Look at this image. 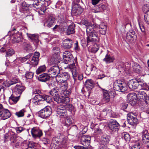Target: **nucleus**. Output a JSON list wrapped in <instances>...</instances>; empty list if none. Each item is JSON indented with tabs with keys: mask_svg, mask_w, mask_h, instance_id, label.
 Returning <instances> with one entry per match:
<instances>
[{
	"mask_svg": "<svg viewBox=\"0 0 149 149\" xmlns=\"http://www.w3.org/2000/svg\"><path fill=\"white\" fill-rule=\"evenodd\" d=\"M82 24L87 27L86 32L88 36L87 42L88 45L90 42L98 41L99 39L98 38L97 34L93 29L90 23L86 20H84L82 21Z\"/></svg>",
	"mask_w": 149,
	"mask_h": 149,
	"instance_id": "obj_1",
	"label": "nucleus"
},
{
	"mask_svg": "<svg viewBox=\"0 0 149 149\" xmlns=\"http://www.w3.org/2000/svg\"><path fill=\"white\" fill-rule=\"evenodd\" d=\"M54 144L55 146H58L61 148H65L67 147V143L66 139L61 137V138H54L52 139V144Z\"/></svg>",
	"mask_w": 149,
	"mask_h": 149,
	"instance_id": "obj_2",
	"label": "nucleus"
},
{
	"mask_svg": "<svg viewBox=\"0 0 149 149\" xmlns=\"http://www.w3.org/2000/svg\"><path fill=\"white\" fill-rule=\"evenodd\" d=\"M52 51L54 54L50 59V63L51 64L53 65L59 63L60 57L59 54V49L58 47H55L53 48Z\"/></svg>",
	"mask_w": 149,
	"mask_h": 149,
	"instance_id": "obj_3",
	"label": "nucleus"
},
{
	"mask_svg": "<svg viewBox=\"0 0 149 149\" xmlns=\"http://www.w3.org/2000/svg\"><path fill=\"white\" fill-rule=\"evenodd\" d=\"M52 109L49 106H46L38 112L39 117L46 119L52 113Z\"/></svg>",
	"mask_w": 149,
	"mask_h": 149,
	"instance_id": "obj_4",
	"label": "nucleus"
},
{
	"mask_svg": "<svg viewBox=\"0 0 149 149\" xmlns=\"http://www.w3.org/2000/svg\"><path fill=\"white\" fill-rule=\"evenodd\" d=\"M51 65H53L49 69L48 71V73L49 75H51V76L53 77H55L56 79V77L58 76L60 73V69L58 66L56 65V64H54L53 65L51 64L50 62Z\"/></svg>",
	"mask_w": 149,
	"mask_h": 149,
	"instance_id": "obj_5",
	"label": "nucleus"
},
{
	"mask_svg": "<svg viewBox=\"0 0 149 149\" xmlns=\"http://www.w3.org/2000/svg\"><path fill=\"white\" fill-rule=\"evenodd\" d=\"M138 114L136 113L130 112L127 114V122L132 125H136L138 123V120L136 117Z\"/></svg>",
	"mask_w": 149,
	"mask_h": 149,
	"instance_id": "obj_6",
	"label": "nucleus"
},
{
	"mask_svg": "<svg viewBox=\"0 0 149 149\" xmlns=\"http://www.w3.org/2000/svg\"><path fill=\"white\" fill-rule=\"evenodd\" d=\"M61 89L60 86H56L53 88L49 92V94L52 97L54 100L57 102L59 101V99L61 97L59 95Z\"/></svg>",
	"mask_w": 149,
	"mask_h": 149,
	"instance_id": "obj_7",
	"label": "nucleus"
},
{
	"mask_svg": "<svg viewBox=\"0 0 149 149\" xmlns=\"http://www.w3.org/2000/svg\"><path fill=\"white\" fill-rule=\"evenodd\" d=\"M130 65L127 63L125 64L122 63L119 65L118 68L120 72H125L127 74L130 75L132 72L130 69Z\"/></svg>",
	"mask_w": 149,
	"mask_h": 149,
	"instance_id": "obj_8",
	"label": "nucleus"
},
{
	"mask_svg": "<svg viewBox=\"0 0 149 149\" xmlns=\"http://www.w3.org/2000/svg\"><path fill=\"white\" fill-rule=\"evenodd\" d=\"M114 89L117 91L124 92L127 90V87L125 83L115 82L113 84Z\"/></svg>",
	"mask_w": 149,
	"mask_h": 149,
	"instance_id": "obj_9",
	"label": "nucleus"
},
{
	"mask_svg": "<svg viewBox=\"0 0 149 149\" xmlns=\"http://www.w3.org/2000/svg\"><path fill=\"white\" fill-rule=\"evenodd\" d=\"M110 137L105 134H103L100 138L99 140V142L102 145H103L101 148L102 149L107 148V145L108 144L110 141Z\"/></svg>",
	"mask_w": 149,
	"mask_h": 149,
	"instance_id": "obj_10",
	"label": "nucleus"
},
{
	"mask_svg": "<svg viewBox=\"0 0 149 149\" xmlns=\"http://www.w3.org/2000/svg\"><path fill=\"white\" fill-rule=\"evenodd\" d=\"M56 81L57 82L60 83L61 87L62 89V91L63 92L62 93L65 96H67V94L68 91H66V90L68 88V84L67 81L66 80H63L62 79L61 80L60 79H59L58 77L56 78Z\"/></svg>",
	"mask_w": 149,
	"mask_h": 149,
	"instance_id": "obj_11",
	"label": "nucleus"
},
{
	"mask_svg": "<svg viewBox=\"0 0 149 149\" xmlns=\"http://www.w3.org/2000/svg\"><path fill=\"white\" fill-rule=\"evenodd\" d=\"M83 11V9L79 4L73 3L72 4V13L75 15H78L81 14Z\"/></svg>",
	"mask_w": 149,
	"mask_h": 149,
	"instance_id": "obj_12",
	"label": "nucleus"
},
{
	"mask_svg": "<svg viewBox=\"0 0 149 149\" xmlns=\"http://www.w3.org/2000/svg\"><path fill=\"white\" fill-rule=\"evenodd\" d=\"M108 126L112 131H116L118 130L120 126L116 120L111 119L108 123Z\"/></svg>",
	"mask_w": 149,
	"mask_h": 149,
	"instance_id": "obj_13",
	"label": "nucleus"
},
{
	"mask_svg": "<svg viewBox=\"0 0 149 149\" xmlns=\"http://www.w3.org/2000/svg\"><path fill=\"white\" fill-rule=\"evenodd\" d=\"M31 132L32 137L35 139L40 138L42 135V131L36 127H34L31 129Z\"/></svg>",
	"mask_w": 149,
	"mask_h": 149,
	"instance_id": "obj_14",
	"label": "nucleus"
},
{
	"mask_svg": "<svg viewBox=\"0 0 149 149\" xmlns=\"http://www.w3.org/2000/svg\"><path fill=\"white\" fill-rule=\"evenodd\" d=\"M63 59L65 62V63H67L66 62H72L74 60V59L71 53L68 51H66L64 52L63 54Z\"/></svg>",
	"mask_w": 149,
	"mask_h": 149,
	"instance_id": "obj_15",
	"label": "nucleus"
},
{
	"mask_svg": "<svg viewBox=\"0 0 149 149\" xmlns=\"http://www.w3.org/2000/svg\"><path fill=\"white\" fill-rule=\"evenodd\" d=\"M142 139L143 143L146 144L147 149H149V133L146 130L143 131Z\"/></svg>",
	"mask_w": 149,
	"mask_h": 149,
	"instance_id": "obj_16",
	"label": "nucleus"
},
{
	"mask_svg": "<svg viewBox=\"0 0 149 149\" xmlns=\"http://www.w3.org/2000/svg\"><path fill=\"white\" fill-rule=\"evenodd\" d=\"M136 34L133 30L131 29L126 34V38L128 41H132L134 40H136Z\"/></svg>",
	"mask_w": 149,
	"mask_h": 149,
	"instance_id": "obj_17",
	"label": "nucleus"
},
{
	"mask_svg": "<svg viewBox=\"0 0 149 149\" xmlns=\"http://www.w3.org/2000/svg\"><path fill=\"white\" fill-rule=\"evenodd\" d=\"M57 116L61 118L67 117V114L65 108L59 107L57 109Z\"/></svg>",
	"mask_w": 149,
	"mask_h": 149,
	"instance_id": "obj_18",
	"label": "nucleus"
},
{
	"mask_svg": "<svg viewBox=\"0 0 149 149\" xmlns=\"http://www.w3.org/2000/svg\"><path fill=\"white\" fill-rule=\"evenodd\" d=\"M69 68L71 70L73 77L75 81L76 77L78 73V70L77 67L76 66L74 63L72 64H70Z\"/></svg>",
	"mask_w": 149,
	"mask_h": 149,
	"instance_id": "obj_19",
	"label": "nucleus"
},
{
	"mask_svg": "<svg viewBox=\"0 0 149 149\" xmlns=\"http://www.w3.org/2000/svg\"><path fill=\"white\" fill-rule=\"evenodd\" d=\"M91 137L88 135H83L81 137V142L83 145L88 146L90 145Z\"/></svg>",
	"mask_w": 149,
	"mask_h": 149,
	"instance_id": "obj_20",
	"label": "nucleus"
},
{
	"mask_svg": "<svg viewBox=\"0 0 149 149\" xmlns=\"http://www.w3.org/2000/svg\"><path fill=\"white\" fill-rule=\"evenodd\" d=\"M128 86L132 90L136 89L138 87V83L136 80H131L128 83Z\"/></svg>",
	"mask_w": 149,
	"mask_h": 149,
	"instance_id": "obj_21",
	"label": "nucleus"
},
{
	"mask_svg": "<svg viewBox=\"0 0 149 149\" xmlns=\"http://www.w3.org/2000/svg\"><path fill=\"white\" fill-rule=\"evenodd\" d=\"M70 74L68 72H60L58 76L56 77V78L58 77L61 80L62 79L63 80H66L67 81V80L70 78Z\"/></svg>",
	"mask_w": 149,
	"mask_h": 149,
	"instance_id": "obj_22",
	"label": "nucleus"
},
{
	"mask_svg": "<svg viewBox=\"0 0 149 149\" xmlns=\"http://www.w3.org/2000/svg\"><path fill=\"white\" fill-rule=\"evenodd\" d=\"M49 74L44 73L40 75L38 77V80L42 82H45L48 81L50 78Z\"/></svg>",
	"mask_w": 149,
	"mask_h": 149,
	"instance_id": "obj_23",
	"label": "nucleus"
},
{
	"mask_svg": "<svg viewBox=\"0 0 149 149\" xmlns=\"http://www.w3.org/2000/svg\"><path fill=\"white\" fill-rule=\"evenodd\" d=\"M1 117L3 120H5L9 118L11 116L10 113L9 111L6 109L1 111Z\"/></svg>",
	"mask_w": 149,
	"mask_h": 149,
	"instance_id": "obj_24",
	"label": "nucleus"
},
{
	"mask_svg": "<svg viewBox=\"0 0 149 149\" xmlns=\"http://www.w3.org/2000/svg\"><path fill=\"white\" fill-rule=\"evenodd\" d=\"M72 41L69 39H67L64 40L63 42V46L67 49H70L72 46Z\"/></svg>",
	"mask_w": 149,
	"mask_h": 149,
	"instance_id": "obj_25",
	"label": "nucleus"
},
{
	"mask_svg": "<svg viewBox=\"0 0 149 149\" xmlns=\"http://www.w3.org/2000/svg\"><path fill=\"white\" fill-rule=\"evenodd\" d=\"M69 94L70 93L68 92L67 94V96H65V97L63 96V95L61 96L60 97L59 99V101H57V102L58 103H62L67 104V103L69 102L70 101V98L67 97Z\"/></svg>",
	"mask_w": 149,
	"mask_h": 149,
	"instance_id": "obj_26",
	"label": "nucleus"
},
{
	"mask_svg": "<svg viewBox=\"0 0 149 149\" xmlns=\"http://www.w3.org/2000/svg\"><path fill=\"white\" fill-rule=\"evenodd\" d=\"M132 66L134 71L138 74H140L142 72V68L141 66L137 63L133 62Z\"/></svg>",
	"mask_w": 149,
	"mask_h": 149,
	"instance_id": "obj_27",
	"label": "nucleus"
},
{
	"mask_svg": "<svg viewBox=\"0 0 149 149\" xmlns=\"http://www.w3.org/2000/svg\"><path fill=\"white\" fill-rule=\"evenodd\" d=\"M31 6V4H27L25 2H24L22 4L21 10L22 12L25 13L29 11V7Z\"/></svg>",
	"mask_w": 149,
	"mask_h": 149,
	"instance_id": "obj_28",
	"label": "nucleus"
},
{
	"mask_svg": "<svg viewBox=\"0 0 149 149\" xmlns=\"http://www.w3.org/2000/svg\"><path fill=\"white\" fill-rule=\"evenodd\" d=\"M55 20V18L52 17H50L47 19L44 25L50 28L52 26L54 23Z\"/></svg>",
	"mask_w": 149,
	"mask_h": 149,
	"instance_id": "obj_29",
	"label": "nucleus"
},
{
	"mask_svg": "<svg viewBox=\"0 0 149 149\" xmlns=\"http://www.w3.org/2000/svg\"><path fill=\"white\" fill-rule=\"evenodd\" d=\"M115 58L112 56L108 54L106 55L105 58L103 59V61L107 64H109L113 62Z\"/></svg>",
	"mask_w": 149,
	"mask_h": 149,
	"instance_id": "obj_30",
	"label": "nucleus"
},
{
	"mask_svg": "<svg viewBox=\"0 0 149 149\" xmlns=\"http://www.w3.org/2000/svg\"><path fill=\"white\" fill-rule=\"evenodd\" d=\"M137 97V99L140 100L145 99L147 97V95L145 92L140 91L136 93Z\"/></svg>",
	"mask_w": 149,
	"mask_h": 149,
	"instance_id": "obj_31",
	"label": "nucleus"
},
{
	"mask_svg": "<svg viewBox=\"0 0 149 149\" xmlns=\"http://www.w3.org/2000/svg\"><path fill=\"white\" fill-rule=\"evenodd\" d=\"M127 98L130 102H135L137 99L136 93H131L129 94L127 96Z\"/></svg>",
	"mask_w": 149,
	"mask_h": 149,
	"instance_id": "obj_32",
	"label": "nucleus"
},
{
	"mask_svg": "<svg viewBox=\"0 0 149 149\" xmlns=\"http://www.w3.org/2000/svg\"><path fill=\"white\" fill-rule=\"evenodd\" d=\"M99 32L102 35H104L107 30V26L104 23H101L99 25Z\"/></svg>",
	"mask_w": 149,
	"mask_h": 149,
	"instance_id": "obj_33",
	"label": "nucleus"
},
{
	"mask_svg": "<svg viewBox=\"0 0 149 149\" xmlns=\"http://www.w3.org/2000/svg\"><path fill=\"white\" fill-rule=\"evenodd\" d=\"M33 93L36 94L33 98V100L35 102H39L43 101V95H40L37 91L34 92Z\"/></svg>",
	"mask_w": 149,
	"mask_h": 149,
	"instance_id": "obj_34",
	"label": "nucleus"
},
{
	"mask_svg": "<svg viewBox=\"0 0 149 149\" xmlns=\"http://www.w3.org/2000/svg\"><path fill=\"white\" fill-rule=\"evenodd\" d=\"M28 37L31 40L36 43H38L39 42L38 36L35 34H28Z\"/></svg>",
	"mask_w": 149,
	"mask_h": 149,
	"instance_id": "obj_35",
	"label": "nucleus"
},
{
	"mask_svg": "<svg viewBox=\"0 0 149 149\" xmlns=\"http://www.w3.org/2000/svg\"><path fill=\"white\" fill-rule=\"evenodd\" d=\"M85 86L86 88H89L90 90L94 87V81L91 79L87 80L85 82Z\"/></svg>",
	"mask_w": 149,
	"mask_h": 149,
	"instance_id": "obj_36",
	"label": "nucleus"
},
{
	"mask_svg": "<svg viewBox=\"0 0 149 149\" xmlns=\"http://www.w3.org/2000/svg\"><path fill=\"white\" fill-rule=\"evenodd\" d=\"M74 26L75 25L73 23H72L68 26L66 31L67 35H70L74 33Z\"/></svg>",
	"mask_w": 149,
	"mask_h": 149,
	"instance_id": "obj_37",
	"label": "nucleus"
},
{
	"mask_svg": "<svg viewBox=\"0 0 149 149\" xmlns=\"http://www.w3.org/2000/svg\"><path fill=\"white\" fill-rule=\"evenodd\" d=\"M96 68L91 65L90 67H88L85 71V73L87 75H89L91 73V72H94L96 70Z\"/></svg>",
	"mask_w": 149,
	"mask_h": 149,
	"instance_id": "obj_38",
	"label": "nucleus"
},
{
	"mask_svg": "<svg viewBox=\"0 0 149 149\" xmlns=\"http://www.w3.org/2000/svg\"><path fill=\"white\" fill-rule=\"evenodd\" d=\"M15 92L20 95L25 89L24 87L21 85H17L15 87Z\"/></svg>",
	"mask_w": 149,
	"mask_h": 149,
	"instance_id": "obj_39",
	"label": "nucleus"
},
{
	"mask_svg": "<svg viewBox=\"0 0 149 149\" xmlns=\"http://www.w3.org/2000/svg\"><path fill=\"white\" fill-rule=\"evenodd\" d=\"M103 99L105 102H108L110 100V96L107 90H104L103 91Z\"/></svg>",
	"mask_w": 149,
	"mask_h": 149,
	"instance_id": "obj_40",
	"label": "nucleus"
},
{
	"mask_svg": "<svg viewBox=\"0 0 149 149\" xmlns=\"http://www.w3.org/2000/svg\"><path fill=\"white\" fill-rule=\"evenodd\" d=\"M22 46L24 49L27 52H30L32 50L31 45L28 42H23L22 44Z\"/></svg>",
	"mask_w": 149,
	"mask_h": 149,
	"instance_id": "obj_41",
	"label": "nucleus"
},
{
	"mask_svg": "<svg viewBox=\"0 0 149 149\" xmlns=\"http://www.w3.org/2000/svg\"><path fill=\"white\" fill-rule=\"evenodd\" d=\"M20 96H16L14 95H11L9 98V101L10 102H12V104L16 103L19 99Z\"/></svg>",
	"mask_w": 149,
	"mask_h": 149,
	"instance_id": "obj_42",
	"label": "nucleus"
},
{
	"mask_svg": "<svg viewBox=\"0 0 149 149\" xmlns=\"http://www.w3.org/2000/svg\"><path fill=\"white\" fill-rule=\"evenodd\" d=\"M21 39L22 38L20 35L16 34L13 36L12 41L14 43H19L21 41Z\"/></svg>",
	"mask_w": 149,
	"mask_h": 149,
	"instance_id": "obj_43",
	"label": "nucleus"
},
{
	"mask_svg": "<svg viewBox=\"0 0 149 149\" xmlns=\"http://www.w3.org/2000/svg\"><path fill=\"white\" fill-rule=\"evenodd\" d=\"M46 70V67L45 65L40 66L36 70V73L39 74L42 72H45Z\"/></svg>",
	"mask_w": 149,
	"mask_h": 149,
	"instance_id": "obj_44",
	"label": "nucleus"
},
{
	"mask_svg": "<svg viewBox=\"0 0 149 149\" xmlns=\"http://www.w3.org/2000/svg\"><path fill=\"white\" fill-rule=\"evenodd\" d=\"M140 143L139 141H136L134 143L131 149H140Z\"/></svg>",
	"mask_w": 149,
	"mask_h": 149,
	"instance_id": "obj_45",
	"label": "nucleus"
},
{
	"mask_svg": "<svg viewBox=\"0 0 149 149\" xmlns=\"http://www.w3.org/2000/svg\"><path fill=\"white\" fill-rule=\"evenodd\" d=\"M121 135L122 138L124 139L126 141H129L130 140V136L127 133L124 132L122 133Z\"/></svg>",
	"mask_w": 149,
	"mask_h": 149,
	"instance_id": "obj_46",
	"label": "nucleus"
},
{
	"mask_svg": "<svg viewBox=\"0 0 149 149\" xmlns=\"http://www.w3.org/2000/svg\"><path fill=\"white\" fill-rule=\"evenodd\" d=\"M39 62V59H37L35 57H33L31 61V63L33 66L37 65Z\"/></svg>",
	"mask_w": 149,
	"mask_h": 149,
	"instance_id": "obj_47",
	"label": "nucleus"
},
{
	"mask_svg": "<svg viewBox=\"0 0 149 149\" xmlns=\"http://www.w3.org/2000/svg\"><path fill=\"white\" fill-rule=\"evenodd\" d=\"M26 111L24 109H23L19 111L16 112L15 113V114L18 117H22L24 116V113Z\"/></svg>",
	"mask_w": 149,
	"mask_h": 149,
	"instance_id": "obj_48",
	"label": "nucleus"
},
{
	"mask_svg": "<svg viewBox=\"0 0 149 149\" xmlns=\"http://www.w3.org/2000/svg\"><path fill=\"white\" fill-rule=\"evenodd\" d=\"M32 6L38 9L40 8L41 6V3L39 1V0H36V1H34L33 3L31 4Z\"/></svg>",
	"mask_w": 149,
	"mask_h": 149,
	"instance_id": "obj_49",
	"label": "nucleus"
},
{
	"mask_svg": "<svg viewBox=\"0 0 149 149\" xmlns=\"http://www.w3.org/2000/svg\"><path fill=\"white\" fill-rule=\"evenodd\" d=\"M17 136L15 134L13 133L11 134L10 137V140L11 142L13 143H15L17 141Z\"/></svg>",
	"mask_w": 149,
	"mask_h": 149,
	"instance_id": "obj_50",
	"label": "nucleus"
},
{
	"mask_svg": "<svg viewBox=\"0 0 149 149\" xmlns=\"http://www.w3.org/2000/svg\"><path fill=\"white\" fill-rule=\"evenodd\" d=\"M43 101H45L48 103H51L52 101L51 97L49 95H43Z\"/></svg>",
	"mask_w": 149,
	"mask_h": 149,
	"instance_id": "obj_51",
	"label": "nucleus"
},
{
	"mask_svg": "<svg viewBox=\"0 0 149 149\" xmlns=\"http://www.w3.org/2000/svg\"><path fill=\"white\" fill-rule=\"evenodd\" d=\"M139 28L141 32L144 33V36L145 37V35L146 34V33L145 32V29L143 25L141 22H139Z\"/></svg>",
	"mask_w": 149,
	"mask_h": 149,
	"instance_id": "obj_52",
	"label": "nucleus"
},
{
	"mask_svg": "<svg viewBox=\"0 0 149 149\" xmlns=\"http://www.w3.org/2000/svg\"><path fill=\"white\" fill-rule=\"evenodd\" d=\"M15 53L14 51L12 49H10L6 52V56H10L12 55Z\"/></svg>",
	"mask_w": 149,
	"mask_h": 149,
	"instance_id": "obj_53",
	"label": "nucleus"
},
{
	"mask_svg": "<svg viewBox=\"0 0 149 149\" xmlns=\"http://www.w3.org/2000/svg\"><path fill=\"white\" fill-rule=\"evenodd\" d=\"M33 73L27 72L25 74V77L26 78L31 79L33 77Z\"/></svg>",
	"mask_w": 149,
	"mask_h": 149,
	"instance_id": "obj_54",
	"label": "nucleus"
},
{
	"mask_svg": "<svg viewBox=\"0 0 149 149\" xmlns=\"http://www.w3.org/2000/svg\"><path fill=\"white\" fill-rule=\"evenodd\" d=\"M62 26H61L56 25L53 28V29L54 31H62Z\"/></svg>",
	"mask_w": 149,
	"mask_h": 149,
	"instance_id": "obj_55",
	"label": "nucleus"
},
{
	"mask_svg": "<svg viewBox=\"0 0 149 149\" xmlns=\"http://www.w3.org/2000/svg\"><path fill=\"white\" fill-rule=\"evenodd\" d=\"M140 88L141 89L148 91L149 90V86L146 83H144Z\"/></svg>",
	"mask_w": 149,
	"mask_h": 149,
	"instance_id": "obj_56",
	"label": "nucleus"
},
{
	"mask_svg": "<svg viewBox=\"0 0 149 149\" xmlns=\"http://www.w3.org/2000/svg\"><path fill=\"white\" fill-rule=\"evenodd\" d=\"M65 118H66L65 120V123L67 125H70L72 123V122L71 118H68L67 116Z\"/></svg>",
	"mask_w": 149,
	"mask_h": 149,
	"instance_id": "obj_57",
	"label": "nucleus"
},
{
	"mask_svg": "<svg viewBox=\"0 0 149 149\" xmlns=\"http://www.w3.org/2000/svg\"><path fill=\"white\" fill-rule=\"evenodd\" d=\"M15 129L17 132L18 133H19L24 131L25 129L22 127H19L15 128Z\"/></svg>",
	"mask_w": 149,
	"mask_h": 149,
	"instance_id": "obj_58",
	"label": "nucleus"
},
{
	"mask_svg": "<svg viewBox=\"0 0 149 149\" xmlns=\"http://www.w3.org/2000/svg\"><path fill=\"white\" fill-rule=\"evenodd\" d=\"M95 133L98 135H101L102 134V131L101 129H100L99 128H97L95 131Z\"/></svg>",
	"mask_w": 149,
	"mask_h": 149,
	"instance_id": "obj_59",
	"label": "nucleus"
},
{
	"mask_svg": "<svg viewBox=\"0 0 149 149\" xmlns=\"http://www.w3.org/2000/svg\"><path fill=\"white\" fill-rule=\"evenodd\" d=\"M137 82L138 83V87H139L140 88L142 85L143 84L144 82H143L142 80H141L138 79L137 80Z\"/></svg>",
	"mask_w": 149,
	"mask_h": 149,
	"instance_id": "obj_60",
	"label": "nucleus"
},
{
	"mask_svg": "<svg viewBox=\"0 0 149 149\" xmlns=\"http://www.w3.org/2000/svg\"><path fill=\"white\" fill-rule=\"evenodd\" d=\"M128 104L127 103L123 102L121 105V109L124 110L126 109L127 107Z\"/></svg>",
	"mask_w": 149,
	"mask_h": 149,
	"instance_id": "obj_61",
	"label": "nucleus"
},
{
	"mask_svg": "<svg viewBox=\"0 0 149 149\" xmlns=\"http://www.w3.org/2000/svg\"><path fill=\"white\" fill-rule=\"evenodd\" d=\"M35 148L34 143L33 142H29L28 144L27 148Z\"/></svg>",
	"mask_w": 149,
	"mask_h": 149,
	"instance_id": "obj_62",
	"label": "nucleus"
},
{
	"mask_svg": "<svg viewBox=\"0 0 149 149\" xmlns=\"http://www.w3.org/2000/svg\"><path fill=\"white\" fill-rule=\"evenodd\" d=\"M73 106L72 104H67L66 105V108L68 110H71L73 108Z\"/></svg>",
	"mask_w": 149,
	"mask_h": 149,
	"instance_id": "obj_63",
	"label": "nucleus"
},
{
	"mask_svg": "<svg viewBox=\"0 0 149 149\" xmlns=\"http://www.w3.org/2000/svg\"><path fill=\"white\" fill-rule=\"evenodd\" d=\"M74 148L75 149H88L87 148L79 146H75Z\"/></svg>",
	"mask_w": 149,
	"mask_h": 149,
	"instance_id": "obj_64",
	"label": "nucleus"
}]
</instances>
